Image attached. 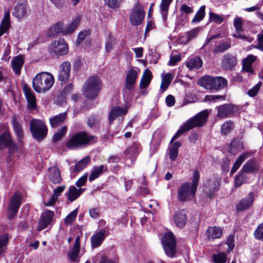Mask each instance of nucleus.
<instances>
[{
	"label": "nucleus",
	"instance_id": "obj_1",
	"mask_svg": "<svg viewBox=\"0 0 263 263\" xmlns=\"http://www.w3.org/2000/svg\"><path fill=\"white\" fill-rule=\"evenodd\" d=\"M199 177V173L196 170L193 174L192 183L185 182L181 184L179 187L177 194L178 199L180 201L184 202L194 199Z\"/></svg>",
	"mask_w": 263,
	"mask_h": 263
},
{
	"label": "nucleus",
	"instance_id": "obj_2",
	"mask_svg": "<svg viewBox=\"0 0 263 263\" xmlns=\"http://www.w3.org/2000/svg\"><path fill=\"white\" fill-rule=\"evenodd\" d=\"M209 114L207 110H204L200 112L193 118L190 119L177 132L171 140L172 143L175 140L178 138L181 134L186 131L195 127H200L203 126L206 122Z\"/></svg>",
	"mask_w": 263,
	"mask_h": 263
},
{
	"label": "nucleus",
	"instance_id": "obj_3",
	"mask_svg": "<svg viewBox=\"0 0 263 263\" xmlns=\"http://www.w3.org/2000/svg\"><path fill=\"white\" fill-rule=\"evenodd\" d=\"M54 82V77L50 73L42 72L33 79L32 86L36 92L45 93L51 88Z\"/></svg>",
	"mask_w": 263,
	"mask_h": 263
},
{
	"label": "nucleus",
	"instance_id": "obj_4",
	"mask_svg": "<svg viewBox=\"0 0 263 263\" xmlns=\"http://www.w3.org/2000/svg\"><path fill=\"white\" fill-rule=\"evenodd\" d=\"M102 87L101 79L97 76L89 77L82 88V94L87 99L93 100L96 99Z\"/></svg>",
	"mask_w": 263,
	"mask_h": 263
},
{
	"label": "nucleus",
	"instance_id": "obj_5",
	"mask_svg": "<svg viewBox=\"0 0 263 263\" xmlns=\"http://www.w3.org/2000/svg\"><path fill=\"white\" fill-rule=\"evenodd\" d=\"M97 141V137L87 132H78L67 141V147L71 149L86 146Z\"/></svg>",
	"mask_w": 263,
	"mask_h": 263
},
{
	"label": "nucleus",
	"instance_id": "obj_6",
	"mask_svg": "<svg viewBox=\"0 0 263 263\" xmlns=\"http://www.w3.org/2000/svg\"><path fill=\"white\" fill-rule=\"evenodd\" d=\"M30 129L32 137L37 141H41L47 135L48 129L44 122L33 119L30 121Z\"/></svg>",
	"mask_w": 263,
	"mask_h": 263
},
{
	"label": "nucleus",
	"instance_id": "obj_7",
	"mask_svg": "<svg viewBox=\"0 0 263 263\" xmlns=\"http://www.w3.org/2000/svg\"><path fill=\"white\" fill-rule=\"evenodd\" d=\"M161 242L166 254L170 257H173L176 251V241L174 234L172 232L165 234Z\"/></svg>",
	"mask_w": 263,
	"mask_h": 263
},
{
	"label": "nucleus",
	"instance_id": "obj_8",
	"mask_svg": "<svg viewBox=\"0 0 263 263\" xmlns=\"http://www.w3.org/2000/svg\"><path fill=\"white\" fill-rule=\"evenodd\" d=\"M220 179L213 175L210 177L204 183L203 187L204 194L208 197L212 198L219 189Z\"/></svg>",
	"mask_w": 263,
	"mask_h": 263
},
{
	"label": "nucleus",
	"instance_id": "obj_9",
	"mask_svg": "<svg viewBox=\"0 0 263 263\" xmlns=\"http://www.w3.org/2000/svg\"><path fill=\"white\" fill-rule=\"evenodd\" d=\"M7 147L10 154V156L8 157L6 161L8 164H10L12 161V155L15 152H17V147L11 140L9 134L7 132L3 133L0 136V148Z\"/></svg>",
	"mask_w": 263,
	"mask_h": 263
},
{
	"label": "nucleus",
	"instance_id": "obj_10",
	"mask_svg": "<svg viewBox=\"0 0 263 263\" xmlns=\"http://www.w3.org/2000/svg\"><path fill=\"white\" fill-rule=\"evenodd\" d=\"M217 117L219 118H226L238 113L237 106L232 104H224L216 107Z\"/></svg>",
	"mask_w": 263,
	"mask_h": 263
},
{
	"label": "nucleus",
	"instance_id": "obj_11",
	"mask_svg": "<svg viewBox=\"0 0 263 263\" xmlns=\"http://www.w3.org/2000/svg\"><path fill=\"white\" fill-rule=\"evenodd\" d=\"M22 203V195L18 192H15L10 200L7 208L8 218L12 219L17 214Z\"/></svg>",
	"mask_w": 263,
	"mask_h": 263
},
{
	"label": "nucleus",
	"instance_id": "obj_12",
	"mask_svg": "<svg viewBox=\"0 0 263 263\" xmlns=\"http://www.w3.org/2000/svg\"><path fill=\"white\" fill-rule=\"evenodd\" d=\"M66 50V42L64 38L61 37L58 41L52 42L49 46V51L50 53H54L58 55L65 54Z\"/></svg>",
	"mask_w": 263,
	"mask_h": 263
},
{
	"label": "nucleus",
	"instance_id": "obj_13",
	"mask_svg": "<svg viewBox=\"0 0 263 263\" xmlns=\"http://www.w3.org/2000/svg\"><path fill=\"white\" fill-rule=\"evenodd\" d=\"M23 92L27 101V107L30 110H34L36 108V97L34 92L27 85H23Z\"/></svg>",
	"mask_w": 263,
	"mask_h": 263
},
{
	"label": "nucleus",
	"instance_id": "obj_14",
	"mask_svg": "<svg viewBox=\"0 0 263 263\" xmlns=\"http://www.w3.org/2000/svg\"><path fill=\"white\" fill-rule=\"evenodd\" d=\"M54 217V212L46 210L41 215L40 220L39 222V227L37 230L40 231L46 228L51 223Z\"/></svg>",
	"mask_w": 263,
	"mask_h": 263
},
{
	"label": "nucleus",
	"instance_id": "obj_15",
	"mask_svg": "<svg viewBox=\"0 0 263 263\" xmlns=\"http://www.w3.org/2000/svg\"><path fill=\"white\" fill-rule=\"evenodd\" d=\"M145 12L143 9L140 7L134 8L130 15V21L134 26L139 25L144 20Z\"/></svg>",
	"mask_w": 263,
	"mask_h": 263
},
{
	"label": "nucleus",
	"instance_id": "obj_16",
	"mask_svg": "<svg viewBox=\"0 0 263 263\" xmlns=\"http://www.w3.org/2000/svg\"><path fill=\"white\" fill-rule=\"evenodd\" d=\"M254 194L253 192H250L248 195L245 198H242L235 206L237 211H243L250 209L254 202Z\"/></svg>",
	"mask_w": 263,
	"mask_h": 263
},
{
	"label": "nucleus",
	"instance_id": "obj_17",
	"mask_svg": "<svg viewBox=\"0 0 263 263\" xmlns=\"http://www.w3.org/2000/svg\"><path fill=\"white\" fill-rule=\"evenodd\" d=\"M108 234L109 232L104 229L99 230L98 232L91 236V242L92 246L95 248L100 246Z\"/></svg>",
	"mask_w": 263,
	"mask_h": 263
},
{
	"label": "nucleus",
	"instance_id": "obj_18",
	"mask_svg": "<svg viewBox=\"0 0 263 263\" xmlns=\"http://www.w3.org/2000/svg\"><path fill=\"white\" fill-rule=\"evenodd\" d=\"M237 60L236 57L230 54H225L222 59L221 66L226 70L232 69L237 64Z\"/></svg>",
	"mask_w": 263,
	"mask_h": 263
},
{
	"label": "nucleus",
	"instance_id": "obj_19",
	"mask_svg": "<svg viewBox=\"0 0 263 263\" xmlns=\"http://www.w3.org/2000/svg\"><path fill=\"white\" fill-rule=\"evenodd\" d=\"M80 239V236H77L75 239L73 248L70 250L68 253L69 258L72 263H78L79 262Z\"/></svg>",
	"mask_w": 263,
	"mask_h": 263
},
{
	"label": "nucleus",
	"instance_id": "obj_20",
	"mask_svg": "<svg viewBox=\"0 0 263 263\" xmlns=\"http://www.w3.org/2000/svg\"><path fill=\"white\" fill-rule=\"evenodd\" d=\"M65 34H66V30L64 28L63 22H58L52 25L47 32V35L50 37L54 35H64Z\"/></svg>",
	"mask_w": 263,
	"mask_h": 263
},
{
	"label": "nucleus",
	"instance_id": "obj_21",
	"mask_svg": "<svg viewBox=\"0 0 263 263\" xmlns=\"http://www.w3.org/2000/svg\"><path fill=\"white\" fill-rule=\"evenodd\" d=\"M187 217L184 210L176 212L174 216V221L177 227L180 228H183L186 223Z\"/></svg>",
	"mask_w": 263,
	"mask_h": 263
},
{
	"label": "nucleus",
	"instance_id": "obj_22",
	"mask_svg": "<svg viewBox=\"0 0 263 263\" xmlns=\"http://www.w3.org/2000/svg\"><path fill=\"white\" fill-rule=\"evenodd\" d=\"M107 171V166L106 165H101L93 166L89 176V181L91 182L99 178L104 172Z\"/></svg>",
	"mask_w": 263,
	"mask_h": 263
},
{
	"label": "nucleus",
	"instance_id": "obj_23",
	"mask_svg": "<svg viewBox=\"0 0 263 263\" xmlns=\"http://www.w3.org/2000/svg\"><path fill=\"white\" fill-rule=\"evenodd\" d=\"M242 142L239 138L234 139L229 145V152L233 155H235L243 149Z\"/></svg>",
	"mask_w": 263,
	"mask_h": 263
},
{
	"label": "nucleus",
	"instance_id": "obj_24",
	"mask_svg": "<svg viewBox=\"0 0 263 263\" xmlns=\"http://www.w3.org/2000/svg\"><path fill=\"white\" fill-rule=\"evenodd\" d=\"M66 120V112L55 115L49 119L50 125L52 128H57L62 125Z\"/></svg>",
	"mask_w": 263,
	"mask_h": 263
},
{
	"label": "nucleus",
	"instance_id": "obj_25",
	"mask_svg": "<svg viewBox=\"0 0 263 263\" xmlns=\"http://www.w3.org/2000/svg\"><path fill=\"white\" fill-rule=\"evenodd\" d=\"M24 63V59L22 55H17L13 58L11 65L13 70L16 74H20L22 66Z\"/></svg>",
	"mask_w": 263,
	"mask_h": 263
},
{
	"label": "nucleus",
	"instance_id": "obj_26",
	"mask_svg": "<svg viewBox=\"0 0 263 263\" xmlns=\"http://www.w3.org/2000/svg\"><path fill=\"white\" fill-rule=\"evenodd\" d=\"M206 236L209 240H214L220 238L222 234V230L217 227H210L206 231Z\"/></svg>",
	"mask_w": 263,
	"mask_h": 263
},
{
	"label": "nucleus",
	"instance_id": "obj_27",
	"mask_svg": "<svg viewBox=\"0 0 263 263\" xmlns=\"http://www.w3.org/2000/svg\"><path fill=\"white\" fill-rule=\"evenodd\" d=\"M127 112L126 108L119 107H115L112 108L109 112L108 118L110 124H111L119 116L124 115Z\"/></svg>",
	"mask_w": 263,
	"mask_h": 263
},
{
	"label": "nucleus",
	"instance_id": "obj_28",
	"mask_svg": "<svg viewBox=\"0 0 263 263\" xmlns=\"http://www.w3.org/2000/svg\"><path fill=\"white\" fill-rule=\"evenodd\" d=\"M26 3L27 2L25 1L23 3L16 6L14 9L13 15L17 18H21L25 16L27 14L28 10Z\"/></svg>",
	"mask_w": 263,
	"mask_h": 263
},
{
	"label": "nucleus",
	"instance_id": "obj_29",
	"mask_svg": "<svg viewBox=\"0 0 263 263\" xmlns=\"http://www.w3.org/2000/svg\"><path fill=\"white\" fill-rule=\"evenodd\" d=\"M138 73L133 69L129 70L126 78V87L130 90L134 85L137 79Z\"/></svg>",
	"mask_w": 263,
	"mask_h": 263
},
{
	"label": "nucleus",
	"instance_id": "obj_30",
	"mask_svg": "<svg viewBox=\"0 0 263 263\" xmlns=\"http://www.w3.org/2000/svg\"><path fill=\"white\" fill-rule=\"evenodd\" d=\"M259 170V165L254 159L247 161L242 166L241 171L245 173H253Z\"/></svg>",
	"mask_w": 263,
	"mask_h": 263
},
{
	"label": "nucleus",
	"instance_id": "obj_31",
	"mask_svg": "<svg viewBox=\"0 0 263 263\" xmlns=\"http://www.w3.org/2000/svg\"><path fill=\"white\" fill-rule=\"evenodd\" d=\"M48 177L53 183H59L61 181L60 173L58 167L53 166L48 170Z\"/></svg>",
	"mask_w": 263,
	"mask_h": 263
},
{
	"label": "nucleus",
	"instance_id": "obj_32",
	"mask_svg": "<svg viewBox=\"0 0 263 263\" xmlns=\"http://www.w3.org/2000/svg\"><path fill=\"white\" fill-rule=\"evenodd\" d=\"M12 124L13 130L17 136L19 141H21L23 136V132L22 126L18 120L17 117L13 116L12 119Z\"/></svg>",
	"mask_w": 263,
	"mask_h": 263
},
{
	"label": "nucleus",
	"instance_id": "obj_33",
	"mask_svg": "<svg viewBox=\"0 0 263 263\" xmlns=\"http://www.w3.org/2000/svg\"><path fill=\"white\" fill-rule=\"evenodd\" d=\"M256 57L253 55H249L242 62V68L246 72L253 73V70L252 68L253 63L256 60Z\"/></svg>",
	"mask_w": 263,
	"mask_h": 263
},
{
	"label": "nucleus",
	"instance_id": "obj_34",
	"mask_svg": "<svg viewBox=\"0 0 263 263\" xmlns=\"http://www.w3.org/2000/svg\"><path fill=\"white\" fill-rule=\"evenodd\" d=\"M152 78L151 71L148 69H146L143 73L140 82V88L141 89L146 88L149 84Z\"/></svg>",
	"mask_w": 263,
	"mask_h": 263
},
{
	"label": "nucleus",
	"instance_id": "obj_35",
	"mask_svg": "<svg viewBox=\"0 0 263 263\" xmlns=\"http://www.w3.org/2000/svg\"><path fill=\"white\" fill-rule=\"evenodd\" d=\"M85 191V189H77L75 186H70L68 194V200L73 201L77 199Z\"/></svg>",
	"mask_w": 263,
	"mask_h": 263
},
{
	"label": "nucleus",
	"instance_id": "obj_36",
	"mask_svg": "<svg viewBox=\"0 0 263 263\" xmlns=\"http://www.w3.org/2000/svg\"><path fill=\"white\" fill-rule=\"evenodd\" d=\"M213 89H220L227 85L226 79L221 77L216 78L212 77Z\"/></svg>",
	"mask_w": 263,
	"mask_h": 263
},
{
	"label": "nucleus",
	"instance_id": "obj_37",
	"mask_svg": "<svg viewBox=\"0 0 263 263\" xmlns=\"http://www.w3.org/2000/svg\"><path fill=\"white\" fill-rule=\"evenodd\" d=\"M173 0H161L160 11L164 22L167 19L169 6Z\"/></svg>",
	"mask_w": 263,
	"mask_h": 263
},
{
	"label": "nucleus",
	"instance_id": "obj_38",
	"mask_svg": "<svg viewBox=\"0 0 263 263\" xmlns=\"http://www.w3.org/2000/svg\"><path fill=\"white\" fill-rule=\"evenodd\" d=\"M65 189V186H59L54 190V193L50 199L45 203V205L47 206H51L54 204L58 199L59 195L62 193Z\"/></svg>",
	"mask_w": 263,
	"mask_h": 263
},
{
	"label": "nucleus",
	"instance_id": "obj_39",
	"mask_svg": "<svg viewBox=\"0 0 263 263\" xmlns=\"http://www.w3.org/2000/svg\"><path fill=\"white\" fill-rule=\"evenodd\" d=\"M202 65V60L196 57L191 59L186 63V66L190 70L194 69H198L200 68Z\"/></svg>",
	"mask_w": 263,
	"mask_h": 263
},
{
	"label": "nucleus",
	"instance_id": "obj_40",
	"mask_svg": "<svg viewBox=\"0 0 263 263\" xmlns=\"http://www.w3.org/2000/svg\"><path fill=\"white\" fill-rule=\"evenodd\" d=\"M199 84L206 89H213V81L212 76H204L200 79Z\"/></svg>",
	"mask_w": 263,
	"mask_h": 263
},
{
	"label": "nucleus",
	"instance_id": "obj_41",
	"mask_svg": "<svg viewBox=\"0 0 263 263\" xmlns=\"http://www.w3.org/2000/svg\"><path fill=\"white\" fill-rule=\"evenodd\" d=\"M251 155L250 153H246L239 156L235 162L233 167L232 168L231 174H232L235 172L240 167L241 164L245 161V160Z\"/></svg>",
	"mask_w": 263,
	"mask_h": 263
},
{
	"label": "nucleus",
	"instance_id": "obj_42",
	"mask_svg": "<svg viewBox=\"0 0 263 263\" xmlns=\"http://www.w3.org/2000/svg\"><path fill=\"white\" fill-rule=\"evenodd\" d=\"M91 157L87 156L80 160L74 166V170L77 172H80L84 169L90 162Z\"/></svg>",
	"mask_w": 263,
	"mask_h": 263
},
{
	"label": "nucleus",
	"instance_id": "obj_43",
	"mask_svg": "<svg viewBox=\"0 0 263 263\" xmlns=\"http://www.w3.org/2000/svg\"><path fill=\"white\" fill-rule=\"evenodd\" d=\"M80 15L73 17L72 21L67 26V34L73 33L80 24Z\"/></svg>",
	"mask_w": 263,
	"mask_h": 263
},
{
	"label": "nucleus",
	"instance_id": "obj_44",
	"mask_svg": "<svg viewBox=\"0 0 263 263\" xmlns=\"http://www.w3.org/2000/svg\"><path fill=\"white\" fill-rule=\"evenodd\" d=\"M231 47V42L230 41H222L215 47L213 52L214 53L223 52L229 49Z\"/></svg>",
	"mask_w": 263,
	"mask_h": 263
},
{
	"label": "nucleus",
	"instance_id": "obj_45",
	"mask_svg": "<svg viewBox=\"0 0 263 263\" xmlns=\"http://www.w3.org/2000/svg\"><path fill=\"white\" fill-rule=\"evenodd\" d=\"M181 143L179 141L175 142L169 151L168 155L172 161L176 159L178 154V148L181 146Z\"/></svg>",
	"mask_w": 263,
	"mask_h": 263
},
{
	"label": "nucleus",
	"instance_id": "obj_46",
	"mask_svg": "<svg viewBox=\"0 0 263 263\" xmlns=\"http://www.w3.org/2000/svg\"><path fill=\"white\" fill-rule=\"evenodd\" d=\"M58 80L62 85L66 84V62H63L59 67Z\"/></svg>",
	"mask_w": 263,
	"mask_h": 263
},
{
	"label": "nucleus",
	"instance_id": "obj_47",
	"mask_svg": "<svg viewBox=\"0 0 263 263\" xmlns=\"http://www.w3.org/2000/svg\"><path fill=\"white\" fill-rule=\"evenodd\" d=\"M173 79L172 74L168 73L164 75L162 79L160 88L162 91H164L168 88Z\"/></svg>",
	"mask_w": 263,
	"mask_h": 263
},
{
	"label": "nucleus",
	"instance_id": "obj_48",
	"mask_svg": "<svg viewBox=\"0 0 263 263\" xmlns=\"http://www.w3.org/2000/svg\"><path fill=\"white\" fill-rule=\"evenodd\" d=\"M247 177L245 174V172H243L241 171L236 176L235 179V186L238 187L241 186L242 184L247 182Z\"/></svg>",
	"mask_w": 263,
	"mask_h": 263
},
{
	"label": "nucleus",
	"instance_id": "obj_49",
	"mask_svg": "<svg viewBox=\"0 0 263 263\" xmlns=\"http://www.w3.org/2000/svg\"><path fill=\"white\" fill-rule=\"evenodd\" d=\"M140 150V145L138 143H134L129 146L126 149L127 154L132 156L133 158H135Z\"/></svg>",
	"mask_w": 263,
	"mask_h": 263
},
{
	"label": "nucleus",
	"instance_id": "obj_50",
	"mask_svg": "<svg viewBox=\"0 0 263 263\" xmlns=\"http://www.w3.org/2000/svg\"><path fill=\"white\" fill-rule=\"evenodd\" d=\"M205 7L204 6H202L199 8V9L195 14L194 17L192 20V23H198L203 18V17L205 16Z\"/></svg>",
	"mask_w": 263,
	"mask_h": 263
},
{
	"label": "nucleus",
	"instance_id": "obj_51",
	"mask_svg": "<svg viewBox=\"0 0 263 263\" xmlns=\"http://www.w3.org/2000/svg\"><path fill=\"white\" fill-rule=\"evenodd\" d=\"M233 122L231 121H227L221 126V133L222 135H226L232 129Z\"/></svg>",
	"mask_w": 263,
	"mask_h": 263
},
{
	"label": "nucleus",
	"instance_id": "obj_52",
	"mask_svg": "<svg viewBox=\"0 0 263 263\" xmlns=\"http://www.w3.org/2000/svg\"><path fill=\"white\" fill-rule=\"evenodd\" d=\"M226 254L224 252H219L213 255V263H226Z\"/></svg>",
	"mask_w": 263,
	"mask_h": 263
},
{
	"label": "nucleus",
	"instance_id": "obj_53",
	"mask_svg": "<svg viewBox=\"0 0 263 263\" xmlns=\"http://www.w3.org/2000/svg\"><path fill=\"white\" fill-rule=\"evenodd\" d=\"M8 242V235L4 234L0 236V256H1L6 249L7 244Z\"/></svg>",
	"mask_w": 263,
	"mask_h": 263
},
{
	"label": "nucleus",
	"instance_id": "obj_54",
	"mask_svg": "<svg viewBox=\"0 0 263 263\" xmlns=\"http://www.w3.org/2000/svg\"><path fill=\"white\" fill-rule=\"evenodd\" d=\"M66 134V126H63L53 136L52 140L55 142L60 140Z\"/></svg>",
	"mask_w": 263,
	"mask_h": 263
},
{
	"label": "nucleus",
	"instance_id": "obj_55",
	"mask_svg": "<svg viewBox=\"0 0 263 263\" xmlns=\"http://www.w3.org/2000/svg\"><path fill=\"white\" fill-rule=\"evenodd\" d=\"M254 235L256 239L263 241V223L258 226L254 232Z\"/></svg>",
	"mask_w": 263,
	"mask_h": 263
},
{
	"label": "nucleus",
	"instance_id": "obj_56",
	"mask_svg": "<svg viewBox=\"0 0 263 263\" xmlns=\"http://www.w3.org/2000/svg\"><path fill=\"white\" fill-rule=\"evenodd\" d=\"M89 34V31L85 30L81 32H80L78 35V39L76 41V45L79 46L86 38L87 36H88Z\"/></svg>",
	"mask_w": 263,
	"mask_h": 263
},
{
	"label": "nucleus",
	"instance_id": "obj_57",
	"mask_svg": "<svg viewBox=\"0 0 263 263\" xmlns=\"http://www.w3.org/2000/svg\"><path fill=\"white\" fill-rule=\"evenodd\" d=\"M100 119L98 116H92L87 120V124L90 127L96 126L100 122Z\"/></svg>",
	"mask_w": 263,
	"mask_h": 263
},
{
	"label": "nucleus",
	"instance_id": "obj_58",
	"mask_svg": "<svg viewBox=\"0 0 263 263\" xmlns=\"http://www.w3.org/2000/svg\"><path fill=\"white\" fill-rule=\"evenodd\" d=\"M261 84L262 83L261 82H258L253 87H252L251 89L248 91V95L251 97L255 96L257 95L258 91H259Z\"/></svg>",
	"mask_w": 263,
	"mask_h": 263
},
{
	"label": "nucleus",
	"instance_id": "obj_59",
	"mask_svg": "<svg viewBox=\"0 0 263 263\" xmlns=\"http://www.w3.org/2000/svg\"><path fill=\"white\" fill-rule=\"evenodd\" d=\"M78 208H76L67 215V225L73 222L78 215Z\"/></svg>",
	"mask_w": 263,
	"mask_h": 263
},
{
	"label": "nucleus",
	"instance_id": "obj_60",
	"mask_svg": "<svg viewBox=\"0 0 263 263\" xmlns=\"http://www.w3.org/2000/svg\"><path fill=\"white\" fill-rule=\"evenodd\" d=\"M226 245L228 246L227 250L228 253L231 251L234 247V236L230 235L226 240Z\"/></svg>",
	"mask_w": 263,
	"mask_h": 263
},
{
	"label": "nucleus",
	"instance_id": "obj_61",
	"mask_svg": "<svg viewBox=\"0 0 263 263\" xmlns=\"http://www.w3.org/2000/svg\"><path fill=\"white\" fill-rule=\"evenodd\" d=\"M115 43V39L112 35L109 34L105 44V49L107 52H109L112 49Z\"/></svg>",
	"mask_w": 263,
	"mask_h": 263
},
{
	"label": "nucleus",
	"instance_id": "obj_62",
	"mask_svg": "<svg viewBox=\"0 0 263 263\" xmlns=\"http://www.w3.org/2000/svg\"><path fill=\"white\" fill-rule=\"evenodd\" d=\"M210 20L211 22L220 24L221 23L223 19L219 16L218 14H215L213 12H210Z\"/></svg>",
	"mask_w": 263,
	"mask_h": 263
},
{
	"label": "nucleus",
	"instance_id": "obj_63",
	"mask_svg": "<svg viewBox=\"0 0 263 263\" xmlns=\"http://www.w3.org/2000/svg\"><path fill=\"white\" fill-rule=\"evenodd\" d=\"M90 216L93 219H97L100 217V210L98 208H91L89 210Z\"/></svg>",
	"mask_w": 263,
	"mask_h": 263
},
{
	"label": "nucleus",
	"instance_id": "obj_64",
	"mask_svg": "<svg viewBox=\"0 0 263 263\" xmlns=\"http://www.w3.org/2000/svg\"><path fill=\"white\" fill-rule=\"evenodd\" d=\"M118 260L116 258H110L107 256L101 257L99 263H118Z\"/></svg>",
	"mask_w": 263,
	"mask_h": 263
}]
</instances>
